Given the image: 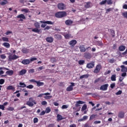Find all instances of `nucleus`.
I'll use <instances>...</instances> for the list:
<instances>
[{
    "mask_svg": "<svg viewBox=\"0 0 127 127\" xmlns=\"http://www.w3.org/2000/svg\"><path fill=\"white\" fill-rule=\"evenodd\" d=\"M40 30H41L36 28L32 29V31H33V32H35L36 33H39V32H40Z\"/></svg>",
    "mask_w": 127,
    "mask_h": 127,
    "instance_id": "nucleus-30",
    "label": "nucleus"
},
{
    "mask_svg": "<svg viewBox=\"0 0 127 127\" xmlns=\"http://www.w3.org/2000/svg\"><path fill=\"white\" fill-rule=\"evenodd\" d=\"M83 104H85V102L79 100L76 102V103L75 104V107H79L80 105H83Z\"/></svg>",
    "mask_w": 127,
    "mask_h": 127,
    "instance_id": "nucleus-17",
    "label": "nucleus"
},
{
    "mask_svg": "<svg viewBox=\"0 0 127 127\" xmlns=\"http://www.w3.org/2000/svg\"><path fill=\"white\" fill-rule=\"evenodd\" d=\"M55 39H57V40H61L62 39V36L59 34H56L54 36Z\"/></svg>",
    "mask_w": 127,
    "mask_h": 127,
    "instance_id": "nucleus-15",
    "label": "nucleus"
},
{
    "mask_svg": "<svg viewBox=\"0 0 127 127\" xmlns=\"http://www.w3.org/2000/svg\"><path fill=\"white\" fill-rule=\"evenodd\" d=\"M87 109V105L84 104L82 108H81V111L82 112H84V111L86 110Z\"/></svg>",
    "mask_w": 127,
    "mask_h": 127,
    "instance_id": "nucleus-41",
    "label": "nucleus"
},
{
    "mask_svg": "<svg viewBox=\"0 0 127 127\" xmlns=\"http://www.w3.org/2000/svg\"><path fill=\"white\" fill-rule=\"evenodd\" d=\"M6 90H11L13 92H14L15 91V87L12 85H9L6 87Z\"/></svg>",
    "mask_w": 127,
    "mask_h": 127,
    "instance_id": "nucleus-20",
    "label": "nucleus"
},
{
    "mask_svg": "<svg viewBox=\"0 0 127 127\" xmlns=\"http://www.w3.org/2000/svg\"><path fill=\"white\" fill-rule=\"evenodd\" d=\"M21 52L24 54H27V53H29V49H27V48H23L22 49Z\"/></svg>",
    "mask_w": 127,
    "mask_h": 127,
    "instance_id": "nucleus-24",
    "label": "nucleus"
},
{
    "mask_svg": "<svg viewBox=\"0 0 127 127\" xmlns=\"http://www.w3.org/2000/svg\"><path fill=\"white\" fill-rule=\"evenodd\" d=\"M55 16L57 18H62V17H65V16H67V12L64 11H59L56 13Z\"/></svg>",
    "mask_w": 127,
    "mask_h": 127,
    "instance_id": "nucleus-1",
    "label": "nucleus"
},
{
    "mask_svg": "<svg viewBox=\"0 0 127 127\" xmlns=\"http://www.w3.org/2000/svg\"><path fill=\"white\" fill-rule=\"evenodd\" d=\"M84 57L86 59H91L93 56L90 53H84Z\"/></svg>",
    "mask_w": 127,
    "mask_h": 127,
    "instance_id": "nucleus-12",
    "label": "nucleus"
},
{
    "mask_svg": "<svg viewBox=\"0 0 127 127\" xmlns=\"http://www.w3.org/2000/svg\"><path fill=\"white\" fill-rule=\"evenodd\" d=\"M121 72L127 73V67H126L124 65H122L121 66Z\"/></svg>",
    "mask_w": 127,
    "mask_h": 127,
    "instance_id": "nucleus-18",
    "label": "nucleus"
},
{
    "mask_svg": "<svg viewBox=\"0 0 127 127\" xmlns=\"http://www.w3.org/2000/svg\"><path fill=\"white\" fill-rule=\"evenodd\" d=\"M4 105H0V109L2 110V111H4Z\"/></svg>",
    "mask_w": 127,
    "mask_h": 127,
    "instance_id": "nucleus-60",
    "label": "nucleus"
},
{
    "mask_svg": "<svg viewBox=\"0 0 127 127\" xmlns=\"http://www.w3.org/2000/svg\"><path fill=\"white\" fill-rule=\"evenodd\" d=\"M110 30L111 32V35H112V37H115V36H116L115 30L113 29H109L108 31H110Z\"/></svg>",
    "mask_w": 127,
    "mask_h": 127,
    "instance_id": "nucleus-31",
    "label": "nucleus"
},
{
    "mask_svg": "<svg viewBox=\"0 0 127 127\" xmlns=\"http://www.w3.org/2000/svg\"><path fill=\"white\" fill-rule=\"evenodd\" d=\"M57 6L58 9H59L60 10H64L66 9V5L64 3H59Z\"/></svg>",
    "mask_w": 127,
    "mask_h": 127,
    "instance_id": "nucleus-3",
    "label": "nucleus"
},
{
    "mask_svg": "<svg viewBox=\"0 0 127 127\" xmlns=\"http://www.w3.org/2000/svg\"><path fill=\"white\" fill-rule=\"evenodd\" d=\"M95 67V62H91L89 63H88L86 65V68L88 69H92V68H94Z\"/></svg>",
    "mask_w": 127,
    "mask_h": 127,
    "instance_id": "nucleus-6",
    "label": "nucleus"
},
{
    "mask_svg": "<svg viewBox=\"0 0 127 127\" xmlns=\"http://www.w3.org/2000/svg\"><path fill=\"white\" fill-rule=\"evenodd\" d=\"M51 63H55V62H57V60L55 58H52L51 59Z\"/></svg>",
    "mask_w": 127,
    "mask_h": 127,
    "instance_id": "nucleus-42",
    "label": "nucleus"
},
{
    "mask_svg": "<svg viewBox=\"0 0 127 127\" xmlns=\"http://www.w3.org/2000/svg\"><path fill=\"white\" fill-rule=\"evenodd\" d=\"M122 15L125 17V18H127V12H123L122 13Z\"/></svg>",
    "mask_w": 127,
    "mask_h": 127,
    "instance_id": "nucleus-57",
    "label": "nucleus"
},
{
    "mask_svg": "<svg viewBox=\"0 0 127 127\" xmlns=\"http://www.w3.org/2000/svg\"><path fill=\"white\" fill-rule=\"evenodd\" d=\"M64 37L65 39H69L70 37H71V35L69 34H66L64 35Z\"/></svg>",
    "mask_w": 127,
    "mask_h": 127,
    "instance_id": "nucleus-40",
    "label": "nucleus"
},
{
    "mask_svg": "<svg viewBox=\"0 0 127 127\" xmlns=\"http://www.w3.org/2000/svg\"><path fill=\"white\" fill-rule=\"evenodd\" d=\"M26 105L29 107H33L34 105H36L37 103L32 97L29 99V101L26 102Z\"/></svg>",
    "mask_w": 127,
    "mask_h": 127,
    "instance_id": "nucleus-2",
    "label": "nucleus"
},
{
    "mask_svg": "<svg viewBox=\"0 0 127 127\" xmlns=\"http://www.w3.org/2000/svg\"><path fill=\"white\" fill-rule=\"evenodd\" d=\"M48 127H55V124H50L49 125H48Z\"/></svg>",
    "mask_w": 127,
    "mask_h": 127,
    "instance_id": "nucleus-61",
    "label": "nucleus"
},
{
    "mask_svg": "<svg viewBox=\"0 0 127 127\" xmlns=\"http://www.w3.org/2000/svg\"><path fill=\"white\" fill-rule=\"evenodd\" d=\"M33 123L34 124H36L37 123H38V118H34Z\"/></svg>",
    "mask_w": 127,
    "mask_h": 127,
    "instance_id": "nucleus-51",
    "label": "nucleus"
},
{
    "mask_svg": "<svg viewBox=\"0 0 127 127\" xmlns=\"http://www.w3.org/2000/svg\"><path fill=\"white\" fill-rule=\"evenodd\" d=\"M36 84H37V86L38 87H40L41 86H44V83L41 82H40V81H37Z\"/></svg>",
    "mask_w": 127,
    "mask_h": 127,
    "instance_id": "nucleus-28",
    "label": "nucleus"
},
{
    "mask_svg": "<svg viewBox=\"0 0 127 127\" xmlns=\"http://www.w3.org/2000/svg\"><path fill=\"white\" fill-rule=\"evenodd\" d=\"M2 40L4 42H8L9 41V40H8V38L4 37L2 38Z\"/></svg>",
    "mask_w": 127,
    "mask_h": 127,
    "instance_id": "nucleus-37",
    "label": "nucleus"
},
{
    "mask_svg": "<svg viewBox=\"0 0 127 127\" xmlns=\"http://www.w3.org/2000/svg\"><path fill=\"white\" fill-rule=\"evenodd\" d=\"M6 3H7V0H4L3 1L0 2L1 5H5Z\"/></svg>",
    "mask_w": 127,
    "mask_h": 127,
    "instance_id": "nucleus-36",
    "label": "nucleus"
},
{
    "mask_svg": "<svg viewBox=\"0 0 127 127\" xmlns=\"http://www.w3.org/2000/svg\"><path fill=\"white\" fill-rule=\"evenodd\" d=\"M71 85L66 88L67 92H71L73 90V87H75V83L71 82Z\"/></svg>",
    "mask_w": 127,
    "mask_h": 127,
    "instance_id": "nucleus-8",
    "label": "nucleus"
},
{
    "mask_svg": "<svg viewBox=\"0 0 127 127\" xmlns=\"http://www.w3.org/2000/svg\"><path fill=\"white\" fill-rule=\"evenodd\" d=\"M50 112H51V109H50V107H47V108L46 109V111H45V112L47 113V114H48V113H50Z\"/></svg>",
    "mask_w": 127,
    "mask_h": 127,
    "instance_id": "nucleus-44",
    "label": "nucleus"
},
{
    "mask_svg": "<svg viewBox=\"0 0 127 127\" xmlns=\"http://www.w3.org/2000/svg\"><path fill=\"white\" fill-rule=\"evenodd\" d=\"M91 4L92 3H91V2H85V4H84V7L85 8H90V7H91Z\"/></svg>",
    "mask_w": 127,
    "mask_h": 127,
    "instance_id": "nucleus-21",
    "label": "nucleus"
},
{
    "mask_svg": "<svg viewBox=\"0 0 127 127\" xmlns=\"http://www.w3.org/2000/svg\"><path fill=\"white\" fill-rule=\"evenodd\" d=\"M101 69H102V66L101 64H97L93 72L94 73H98L100 72V71H101Z\"/></svg>",
    "mask_w": 127,
    "mask_h": 127,
    "instance_id": "nucleus-5",
    "label": "nucleus"
},
{
    "mask_svg": "<svg viewBox=\"0 0 127 127\" xmlns=\"http://www.w3.org/2000/svg\"><path fill=\"white\" fill-rule=\"evenodd\" d=\"M41 104L43 106H45L47 104V102L44 101L42 102Z\"/></svg>",
    "mask_w": 127,
    "mask_h": 127,
    "instance_id": "nucleus-64",
    "label": "nucleus"
},
{
    "mask_svg": "<svg viewBox=\"0 0 127 127\" xmlns=\"http://www.w3.org/2000/svg\"><path fill=\"white\" fill-rule=\"evenodd\" d=\"M0 57L1 59H5L6 58V56H5V55L2 54L0 56Z\"/></svg>",
    "mask_w": 127,
    "mask_h": 127,
    "instance_id": "nucleus-50",
    "label": "nucleus"
},
{
    "mask_svg": "<svg viewBox=\"0 0 127 127\" xmlns=\"http://www.w3.org/2000/svg\"><path fill=\"white\" fill-rule=\"evenodd\" d=\"M46 42H48L49 43H52L54 41V39L53 37H48L46 39Z\"/></svg>",
    "mask_w": 127,
    "mask_h": 127,
    "instance_id": "nucleus-13",
    "label": "nucleus"
},
{
    "mask_svg": "<svg viewBox=\"0 0 127 127\" xmlns=\"http://www.w3.org/2000/svg\"><path fill=\"white\" fill-rule=\"evenodd\" d=\"M6 74L9 75V76H11V75L13 74V70H8L6 71Z\"/></svg>",
    "mask_w": 127,
    "mask_h": 127,
    "instance_id": "nucleus-33",
    "label": "nucleus"
},
{
    "mask_svg": "<svg viewBox=\"0 0 127 127\" xmlns=\"http://www.w3.org/2000/svg\"><path fill=\"white\" fill-rule=\"evenodd\" d=\"M4 83V79H0V85H2Z\"/></svg>",
    "mask_w": 127,
    "mask_h": 127,
    "instance_id": "nucleus-58",
    "label": "nucleus"
},
{
    "mask_svg": "<svg viewBox=\"0 0 127 127\" xmlns=\"http://www.w3.org/2000/svg\"><path fill=\"white\" fill-rule=\"evenodd\" d=\"M95 43L96 45H98V46L102 47L104 46V44H103V42L102 41H96Z\"/></svg>",
    "mask_w": 127,
    "mask_h": 127,
    "instance_id": "nucleus-22",
    "label": "nucleus"
},
{
    "mask_svg": "<svg viewBox=\"0 0 127 127\" xmlns=\"http://www.w3.org/2000/svg\"><path fill=\"white\" fill-rule=\"evenodd\" d=\"M62 108L64 110V109H68V106L64 105L62 106Z\"/></svg>",
    "mask_w": 127,
    "mask_h": 127,
    "instance_id": "nucleus-62",
    "label": "nucleus"
},
{
    "mask_svg": "<svg viewBox=\"0 0 127 127\" xmlns=\"http://www.w3.org/2000/svg\"><path fill=\"white\" fill-rule=\"evenodd\" d=\"M27 89H33V85L30 84L27 86H26Z\"/></svg>",
    "mask_w": 127,
    "mask_h": 127,
    "instance_id": "nucleus-52",
    "label": "nucleus"
},
{
    "mask_svg": "<svg viewBox=\"0 0 127 127\" xmlns=\"http://www.w3.org/2000/svg\"><path fill=\"white\" fill-rule=\"evenodd\" d=\"M8 61H12V60H15L16 59H18V58H19V57L16 56L15 54L13 55V56L11 55H10L8 57Z\"/></svg>",
    "mask_w": 127,
    "mask_h": 127,
    "instance_id": "nucleus-4",
    "label": "nucleus"
},
{
    "mask_svg": "<svg viewBox=\"0 0 127 127\" xmlns=\"http://www.w3.org/2000/svg\"><path fill=\"white\" fill-rule=\"evenodd\" d=\"M57 121H62V120H64V118L62 116V115L60 114H58L57 116Z\"/></svg>",
    "mask_w": 127,
    "mask_h": 127,
    "instance_id": "nucleus-25",
    "label": "nucleus"
},
{
    "mask_svg": "<svg viewBox=\"0 0 127 127\" xmlns=\"http://www.w3.org/2000/svg\"><path fill=\"white\" fill-rule=\"evenodd\" d=\"M65 24L67 26L72 25L73 24V21L71 19L66 20L65 21Z\"/></svg>",
    "mask_w": 127,
    "mask_h": 127,
    "instance_id": "nucleus-14",
    "label": "nucleus"
},
{
    "mask_svg": "<svg viewBox=\"0 0 127 127\" xmlns=\"http://www.w3.org/2000/svg\"><path fill=\"white\" fill-rule=\"evenodd\" d=\"M26 69H22L21 71H19V75H24L26 73Z\"/></svg>",
    "mask_w": 127,
    "mask_h": 127,
    "instance_id": "nucleus-32",
    "label": "nucleus"
},
{
    "mask_svg": "<svg viewBox=\"0 0 127 127\" xmlns=\"http://www.w3.org/2000/svg\"><path fill=\"white\" fill-rule=\"evenodd\" d=\"M11 33H12V31H10L8 30V31L5 33V34L6 35H8V34H11Z\"/></svg>",
    "mask_w": 127,
    "mask_h": 127,
    "instance_id": "nucleus-63",
    "label": "nucleus"
},
{
    "mask_svg": "<svg viewBox=\"0 0 127 127\" xmlns=\"http://www.w3.org/2000/svg\"><path fill=\"white\" fill-rule=\"evenodd\" d=\"M113 10V8H109L106 9V13L110 12V11H112Z\"/></svg>",
    "mask_w": 127,
    "mask_h": 127,
    "instance_id": "nucleus-59",
    "label": "nucleus"
},
{
    "mask_svg": "<svg viewBox=\"0 0 127 127\" xmlns=\"http://www.w3.org/2000/svg\"><path fill=\"white\" fill-rule=\"evenodd\" d=\"M2 45L6 47V48H9L10 47V44L8 43L4 42L2 44Z\"/></svg>",
    "mask_w": 127,
    "mask_h": 127,
    "instance_id": "nucleus-29",
    "label": "nucleus"
},
{
    "mask_svg": "<svg viewBox=\"0 0 127 127\" xmlns=\"http://www.w3.org/2000/svg\"><path fill=\"white\" fill-rule=\"evenodd\" d=\"M30 62H32L33 61H36L37 60V58H31L29 59Z\"/></svg>",
    "mask_w": 127,
    "mask_h": 127,
    "instance_id": "nucleus-49",
    "label": "nucleus"
},
{
    "mask_svg": "<svg viewBox=\"0 0 127 127\" xmlns=\"http://www.w3.org/2000/svg\"><path fill=\"white\" fill-rule=\"evenodd\" d=\"M19 84L20 85H17V88H25L26 87V84L24 82H19Z\"/></svg>",
    "mask_w": 127,
    "mask_h": 127,
    "instance_id": "nucleus-16",
    "label": "nucleus"
},
{
    "mask_svg": "<svg viewBox=\"0 0 127 127\" xmlns=\"http://www.w3.org/2000/svg\"><path fill=\"white\" fill-rule=\"evenodd\" d=\"M79 48L80 49V52H85L86 51V49L83 45L80 46Z\"/></svg>",
    "mask_w": 127,
    "mask_h": 127,
    "instance_id": "nucleus-26",
    "label": "nucleus"
},
{
    "mask_svg": "<svg viewBox=\"0 0 127 127\" xmlns=\"http://www.w3.org/2000/svg\"><path fill=\"white\" fill-rule=\"evenodd\" d=\"M69 44L70 46V48H74V47L77 44V41L76 40H72L69 42Z\"/></svg>",
    "mask_w": 127,
    "mask_h": 127,
    "instance_id": "nucleus-9",
    "label": "nucleus"
},
{
    "mask_svg": "<svg viewBox=\"0 0 127 127\" xmlns=\"http://www.w3.org/2000/svg\"><path fill=\"white\" fill-rule=\"evenodd\" d=\"M115 87H116V83H113L110 85V87L111 88V89H114Z\"/></svg>",
    "mask_w": 127,
    "mask_h": 127,
    "instance_id": "nucleus-56",
    "label": "nucleus"
},
{
    "mask_svg": "<svg viewBox=\"0 0 127 127\" xmlns=\"http://www.w3.org/2000/svg\"><path fill=\"white\" fill-rule=\"evenodd\" d=\"M40 22L41 23H46L47 24H51V25L54 24V22H52L51 21H40Z\"/></svg>",
    "mask_w": 127,
    "mask_h": 127,
    "instance_id": "nucleus-19",
    "label": "nucleus"
},
{
    "mask_svg": "<svg viewBox=\"0 0 127 127\" xmlns=\"http://www.w3.org/2000/svg\"><path fill=\"white\" fill-rule=\"evenodd\" d=\"M108 88H109V84L107 83L101 85L100 90H101V91H107Z\"/></svg>",
    "mask_w": 127,
    "mask_h": 127,
    "instance_id": "nucleus-7",
    "label": "nucleus"
},
{
    "mask_svg": "<svg viewBox=\"0 0 127 127\" xmlns=\"http://www.w3.org/2000/svg\"><path fill=\"white\" fill-rule=\"evenodd\" d=\"M17 18H20V21H23V19H25V16L23 14H20L17 16Z\"/></svg>",
    "mask_w": 127,
    "mask_h": 127,
    "instance_id": "nucleus-11",
    "label": "nucleus"
},
{
    "mask_svg": "<svg viewBox=\"0 0 127 127\" xmlns=\"http://www.w3.org/2000/svg\"><path fill=\"white\" fill-rule=\"evenodd\" d=\"M105 3H107V0H102L101 2L99 3V4L100 5H103V4H105Z\"/></svg>",
    "mask_w": 127,
    "mask_h": 127,
    "instance_id": "nucleus-45",
    "label": "nucleus"
},
{
    "mask_svg": "<svg viewBox=\"0 0 127 127\" xmlns=\"http://www.w3.org/2000/svg\"><path fill=\"white\" fill-rule=\"evenodd\" d=\"M122 93H123V91H122V90H119V91L116 93V95H117V96H119V95H122Z\"/></svg>",
    "mask_w": 127,
    "mask_h": 127,
    "instance_id": "nucleus-55",
    "label": "nucleus"
},
{
    "mask_svg": "<svg viewBox=\"0 0 127 127\" xmlns=\"http://www.w3.org/2000/svg\"><path fill=\"white\" fill-rule=\"evenodd\" d=\"M111 81H116V74H113L111 77Z\"/></svg>",
    "mask_w": 127,
    "mask_h": 127,
    "instance_id": "nucleus-43",
    "label": "nucleus"
},
{
    "mask_svg": "<svg viewBox=\"0 0 127 127\" xmlns=\"http://www.w3.org/2000/svg\"><path fill=\"white\" fill-rule=\"evenodd\" d=\"M28 73L29 74H33V73H34V69L32 68L28 70Z\"/></svg>",
    "mask_w": 127,
    "mask_h": 127,
    "instance_id": "nucleus-48",
    "label": "nucleus"
},
{
    "mask_svg": "<svg viewBox=\"0 0 127 127\" xmlns=\"http://www.w3.org/2000/svg\"><path fill=\"white\" fill-rule=\"evenodd\" d=\"M34 25L35 27H36V28H38V29L40 28V25L39 24V22L34 23Z\"/></svg>",
    "mask_w": 127,
    "mask_h": 127,
    "instance_id": "nucleus-35",
    "label": "nucleus"
},
{
    "mask_svg": "<svg viewBox=\"0 0 127 127\" xmlns=\"http://www.w3.org/2000/svg\"><path fill=\"white\" fill-rule=\"evenodd\" d=\"M97 117L96 115L92 114L90 116L89 118V121H93V120H95V118Z\"/></svg>",
    "mask_w": 127,
    "mask_h": 127,
    "instance_id": "nucleus-34",
    "label": "nucleus"
},
{
    "mask_svg": "<svg viewBox=\"0 0 127 127\" xmlns=\"http://www.w3.org/2000/svg\"><path fill=\"white\" fill-rule=\"evenodd\" d=\"M89 76H88V74H84L79 77V79H84V78H88Z\"/></svg>",
    "mask_w": 127,
    "mask_h": 127,
    "instance_id": "nucleus-38",
    "label": "nucleus"
},
{
    "mask_svg": "<svg viewBox=\"0 0 127 127\" xmlns=\"http://www.w3.org/2000/svg\"><path fill=\"white\" fill-rule=\"evenodd\" d=\"M21 11H22L23 12H25V13H28V12H29V9L27 8L22 9Z\"/></svg>",
    "mask_w": 127,
    "mask_h": 127,
    "instance_id": "nucleus-39",
    "label": "nucleus"
},
{
    "mask_svg": "<svg viewBox=\"0 0 127 127\" xmlns=\"http://www.w3.org/2000/svg\"><path fill=\"white\" fill-rule=\"evenodd\" d=\"M7 111H14V108L10 107L7 108Z\"/></svg>",
    "mask_w": 127,
    "mask_h": 127,
    "instance_id": "nucleus-54",
    "label": "nucleus"
},
{
    "mask_svg": "<svg viewBox=\"0 0 127 127\" xmlns=\"http://www.w3.org/2000/svg\"><path fill=\"white\" fill-rule=\"evenodd\" d=\"M118 118L124 119V118H125V113L123 112H120L118 115Z\"/></svg>",
    "mask_w": 127,
    "mask_h": 127,
    "instance_id": "nucleus-23",
    "label": "nucleus"
},
{
    "mask_svg": "<svg viewBox=\"0 0 127 127\" xmlns=\"http://www.w3.org/2000/svg\"><path fill=\"white\" fill-rule=\"evenodd\" d=\"M107 4H113V1L112 0H107Z\"/></svg>",
    "mask_w": 127,
    "mask_h": 127,
    "instance_id": "nucleus-53",
    "label": "nucleus"
},
{
    "mask_svg": "<svg viewBox=\"0 0 127 127\" xmlns=\"http://www.w3.org/2000/svg\"><path fill=\"white\" fill-rule=\"evenodd\" d=\"M21 63L22 64H23V65H28L29 64H30V60L25 59L22 61Z\"/></svg>",
    "mask_w": 127,
    "mask_h": 127,
    "instance_id": "nucleus-10",
    "label": "nucleus"
},
{
    "mask_svg": "<svg viewBox=\"0 0 127 127\" xmlns=\"http://www.w3.org/2000/svg\"><path fill=\"white\" fill-rule=\"evenodd\" d=\"M109 63L113 64V63H115V59L114 58L110 59L109 60Z\"/></svg>",
    "mask_w": 127,
    "mask_h": 127,
    "instance_id": "nucleus-47",
    "label": "nucleus"
},
{
    "mask_svg": "<svg viewBox=\"0 0 127 127\" xmlns=\"http://www.w3.org/2000/svg\"><path fill=\"white\" fill-rule=\"evenodd\" d=\"M119 50L121 52L125 51L126 50V46L123 45L119 46Z\"/></svg>",
    "mask_w": 127,
    "mask_h": 127,
    "instance_id": "nucleus-27",
    "label": "nucleus"
},
{
    "mask_svg": "<svg viewBox=\"0 0 127 127\" xmlns=\"http://www.w3.org/2000/svg\"><path fill=\"white\" fill-rule=\"evenodd\" d=\"M84 63H85V61H84V60H79L78 62V64L79 65H83V64H84Z\"/></svg>",
    "mask_w": 127,
    "mask_h": 127,
    "instance_id": "nucleus-46",
    "label": "nucleus"
}]
</instances>
